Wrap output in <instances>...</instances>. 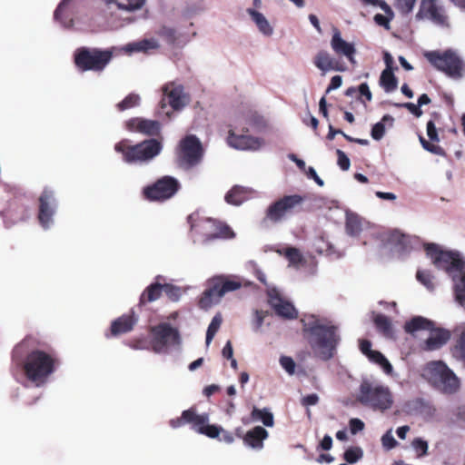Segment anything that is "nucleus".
I'll return each mask as SVG.
<instances>
[{
	"instance_id": "b1692460",
	"label": "nucleus",
	"mask_w": 465,
	"mask_h": 465,
	"mask_svg": "<svg viewBox=\"0 0 465 465\" xmlns=\"http://www.w3.org/2000/svg\"><path fill=\"white\" fill-rule=\"evenodd\" d=\"M430 337L424 341V349L426 351H435L444 346L450 339L451 333L444 328H436L430 331Z\"/></svg>"
},
{
	"instance_id": "412c9836",
	"label": "nucleus",
	"mask_w": 465,
	"mask_h": 465,
	"mask_svg": "<svg viewBox=\"0 0 465 465\" xmlns=\"http://www.w3.org/2000/svg\"><path fill=\"white\" fill-rule=\"evenodd\" d=\"M163 92L167 96L170 106L175 111L183 109L188 104V96L181 84L168 83L163 85Z\"/></svg>"
},
{
	"instance_id": "37998d69",
	"label": "nucleus",
	"mask_w": 465,
	"mask_h": 465,
	"mask_svg": "<svg viewBox=\"0 0 465 465\" xmlns=\"http://www.w3.org/2000/svg\"><path fill=\"white\" fill-rule=\"evenodd\" d=\"M141 98L136 94H129L124 100L116 104V108L120 112L136 107L140 104Z\"/></svg>"
},
{
	"instance_id": "e2e57ef3",
	"label": "nucleus",
	"mask_w": 465,
	"mask_h": 465,
	"mask_svg": "<svg viewBox=\"0 0 465 465\" xmlns=\"http://www.w3.org/2000/svg\"><path fill=\"white\" fill-rule=\"evenodd\" d=\"M365 5H379L385 14L392 15L391 8L383 0H361Z\"/></svg>"
},
{
	"instance_id": "2f4dec72",
	"label": "nucleus",
	"mask_w": 465,
	"mask_h": 465,
	"mask_svg": "<svg viewBox=\"0 0 465 465\" xmlns=\"http://www.w3.org/2000/svg\"><path fill=\"white\" fill-rule=\"evenodd\" d=\"M453 292L456 302L465 307V269L460 272V276L453 275Z\"/></svg>"
},
{
	"instance_id": "4c0bfd02",
	"label": "nucleus",
	"mask_w": 465,
	"mask_h": 465,
	"mask_svg": "<svg viewBox=\"0 0 465 465\" xmlns=\"http://www.w3.org/2000/svg\"><path fill=\"white\" fill-rule=\"evenodd\" d=\"M346 232L351 236H357L362 230L361 220L358 215L351 214L346 218Z\"/></svg>"
},
{
	"instance_id": "dca6fc26",
	"label": "nucleus",
	"mask_w": 465,
	"mask_h": 465,
	"mask_svg": "<svg viewBox=\"0 0 465 465\" xmlns=\"http://www.w3.org/2000/svg\"><path fill=\"white\" fill-rule=\"evenodd\" d=\"M56 209L54 192L45 188L39 197L38 221L44 228H48L53 222V216Z\"/></svg>"
},
{
	"instance_id": "774afa93",
	"label": "nucleus",
	"mask_w": 465,
	"mask_h": 465,
	"mask_svg": "<svg viewBox=\"0 0 465 465\" xmlns=\"http://www.w3.org/2000/svg\"><path fill=\"white\" fill-rule=\"evenodd\" d=\"M217 440H219L220 441H224L228 444H231L234 440V437L232 432L223 429V430L221 431V434Z\"/></svg>"
},
{
	"instance_id": "f3484780",
	"label": "nucleus",
	"mask_w": 465,
	"mask_h": 465,
	"mask_svg": "<svg viewBox=\"0 0 465 465\" xmlns=\"http://www.w3.org/2000/svg\"><path fill=\"white\" fill-rule=\"evenodd\" d=\"M125 128L132 133H139L146 136H159L162 124L157 120L133 117L125 122Z\"/></svg>"
},
{
	"instance_id": "58836bf2",
	"label": "nucleus",
	"mask_w": 465,
	"mask_h": 465,
	"mask_svg": "<svg viewBox=\"0 0 465 465\" xmlns=\"http://www.w3.org/2000/svg\"><path fill=\"white\" fill-rule=\"evenodd\" d=\"M452 356L465 362V329L461 331L456 343L450 349Z\"/></svg>"
},
{
	"instance_id": "f03ea898",
	"label": "nucleus",
	"mask_w": 465,
	"mask_h": 465,
	"mask_svg": "<svg viewBox=\"0 0 465 465\" xmlns=\"http://www.w3.org/2000/svg\"><path fill=\"white\" fill-rule=\"evenodd\" d=\"M303 336L311 349L322 360L331 359L340 342L338 327L325 318L311 314L301 320Z\"/></svg>"
},
{
	"instance_id": "423d86ee",
	"label": "nucleus",
	"mask_w": 465,
	"mask_h": 465,
	"mask_svg": "<svg viewBox=\"0 0 465 465\" xmlns=\"http://www.w3.org/2000/svg\"><path fill=\"white\" fill-rule=\"evenodd\" d=\"M208 421L209 415L207 413L198 414L196 407L192 406L183 411L180 417L170 420L169 425L173 429H177L190 424L196 432L211 439H218L223 428L216 424H208Z\"/></svg>"
},
{
	"instance_id": "603ef678",
	"label": "nucleus",
	"mask_w": 465,
	"mask_h": 465,
	"mask_svg": "<svg viewBox=\"0 0 465 465\" xmlns=\"http://www.w3.org/2000/svg\"><path fill=\"white\" fill-rule=\"evenodd\" d=\"M411 446L414 449L418 458H421L428 454V442L421 438H415L411 442Z\"/></svg>"
},
{
	"instance_id": "a211bd4d",
	"label": "nucleus",
	"mask_w": 465,
	"mask_h": 465,
	"mask_svg": "<svg viewBox=\"0 0 465 465\" xmlns=\"http://www.w3.org/2000/svg\"><path fill=\"white\" fill-rule=\"evenodd\" d=\"M417 19H428L439 25H447V16L436 0H421Z\"/></svg>"
},
{
	"instance_id": "39448f33",
	"label": "nucleus",
	"mask_w": 465,
	"mask_h": 465,
	"mask_svg": "<svg viewBox=\"0 0 465 465\" xmlns=\"http://www.w3.org/2000/svg\"><path fill=\"white\" fill-rule=\"evenodd\" d=\"M114 57L113 48L79 47L74 53V63L81 72H103Z\"/></svg>"
},
{
	"instance_id": "13d9d810",
	"label": "nucleus",
	"mask_w": 465,
	"mask_h": 465,
	"mask_svg": "<svg viewBox=\"0 0 465 465\" xmlns=\"http://www.w3.org/2000/svg\"><path fill=\"white\" fill-rule=\"evenodd\" d=\"M336 154L338 157L337 163L340 166V168L342 171L349 170V168L351 166V162H350V159L348 158V156L345 154V153L340 149H337Z\"/></svg>"
},
{
	"instance_id": "c85d7f7f",
	"label": "nucleus",
	"mask_w": 465,
	"mask_h": 465,
	"mask_svg": "<svg viewBox=\"0 0 465 465\" xmlns=\"http://www.w3.org/2000/svg\"><path fill=\"white\" fill-rule=\"evenodd\" d=\"M250 196V191L242 186L234 185L226 194L225 201L229 204L240 205L247 201Z\"/></svg>"
},
{
	"instance_id": "a19ab883",
	"label": "nucleus",
	"mask_w": 465,
	"mask_h": 465,
	"mask_svg": "<svg viewBox=\"0 0 465 465\" xmlns=\"http://www.w3.org/2000/svg\"><path fill=\"white\" fill-rule=\"evenodd\" d=\"M252 418L254 420H260L265 426H273V415L266 409H258L254 407L252 411Z\"/></svg>"
},
{
	"instance_id": "9d476101",
	"label": "nucleus",
	"mask_w": 465,
	"mask_h": 465,
	"mask_svg": "<svg viewBox=\"0 0 465 465\" xmlns=\"http://www.w3.org/2000/svg\"><path fill=\"white\" fill-rule=\"evenodd\" d=\"M188 223L191 230H194L201 233L205 242H212L216 239H232L234 232L226 223L213 218L194 219V215L188 216Z\"/></svg>"
},
{
	"instance_id": "6e6d98bb",
	"label": "nucleus",
	"mask_w": 465,
	"mask_h": 465,
	"mask_svg": "<svg viewBox=\"0 0 465 465\" xmlns=\"http://www.w3.org/2000/svg\"><path fill=\"white\" fill-rule=\"evenodd\" d=\"M381 443L383 448L386 449L387 450H390L398 445V442L392 436L391 430L382 435Z\"/></svg>"
},
{
	"instance_id": "bf43d9fd",
	"label": "nucleus",
	"mask_w": 465,
	"mask_h": 465,
	"mask_svg": "<svg viewBox=\"0 0 465 465\" xmlns=\"http://www.w3.org/2000/svg\"><path fill=\"white\" fill-rule=\"evenodd\" d=\"M284 254H285L286 258H288V260L292 263L299 262L302 260V256H301L299 250L294 247L287 248L285 250Z\"/></svg>"
},
{
	"instance_id": "ea45409f",
	"label": "nucleus",
	"mask_w": 465,
	"mask_h": 465,
	"mask_svg": "<svg viewBox=\"0 0 465 465\" xmlns=\"http://www.w3.org/2000/svg\"><path fill=\"white\" fill-rule=\"evenodd\" d=\"M367 357L371 361L379 364L383 369L385 373H391L392 366L381 352L378 351H372Z\"/></svg>"
},
{
	"instance_id": "a878e982",
	"label": "nucleus",
	"mask_w": 465,
	"mask_h": 465,
	"mask_svg": "<svg viewBox=\"0 0 465 465\" xmlns=\"http://www.w3.org/2000/svg\"><path fill=\"white\" fill-rule=\"evenodd\" d=\"M267 437L268 431L261 426H256L246 432L243 436V442L253 449H262L263 447V440Z\"/></svg>"
},
{
	"instance_id": "ddd939ff",
	"label": "nucleus",
	"mask_w": 465,
	"mask_h": 465,
	"mask_svg": "<svg viewBox=\"0 0 465 465\" xmlns=\"http://www.w3.org/2000/svg\"><path fill=\"white\" fill-rule=\"evenodd\" d=\"M180 189L181 184L176 178L165 175L143 187L142 194L149 202L162 203L173 197Z\"/></svg>"
},
{
	"instance_id": "6e6552de",
	"label": "nucleus",
	"mask_w": 465,
	"mask_h": 465,
	"mask_svg": "<svg viewBox=\"0 0 465 465\" xmlns=\"http://www.w3.org/2000/svg\"><path fill=\"white\" fill-rule=\"evenodd\" d=\"M305 201V196L300 194L283 195L272 202L265 212L263 223L269 221L272 223H278L292 216L302 209Z\"/></svg>"
},
{
	"instance_id": "680f3d73",
	"label": "nucleus",
	"mask_w": 465,
	"mask_h": 465,
	"mask_svg": "<svg viewBox=\"0 0 465 465\" xmlns=\"http://www.w3.org/2000/svg\"><path fill=\"white\" fill-rule=\"evenodd\" d=\"M393 14H386V15L381 14H376L374 15V21L377 25L384 26L385 28H389L390 21L392 19Z\"/></svg>"
},
{
	"instance_id": "f704fd0d",
	"label": "nucleus",
	"mask_w": 465,
	"mask_h": 465,
	"mask_svg": "<svg viewBox=\"0 0 465 465\" xmlns=\"http://www.w3.org/2000/svg\"><path fill=\"white\" fill-rule=\"evenodd\" d=\"M376 329L386 337L392 335L391 322L389 317L384 314H376L373 318Z\"/></svg>"
},
{
	"instance_id": "0e129e2a",
	"label": "nucleus",
	"mask_w": 465,
	"mask_h": 465,
	"mask_svg": "<svg viewBox=\"0 0 465 465\" xmlns=\"http://www.w3.org/2000/svg\"><path fill=\"white\" fill-rule=\"evenodd\" d=\"M319 402V396L316 393L308 394L302 398L301 403L304 407L313 406Z\"/></svg>"
},
{
	"instance_id": "8fccbe9b",
	"label": "nucleus",
	"mask_w": 465,
	"mask_h": 465,
	"mask_svg": "<svg viewBox=\"0 0 465 465\" xmlns=\"http://www.w3.org/2000/svg\"><path fill=\"white\" fill-rule=\"evenodd\" d=\"M11 216L14 217V222H24L29 218V210L27 207L20 204L17 205L15 208L12 209L11 211Z\"/></svg>"
},
{
	"instance_id": "4be33fe9",
	"label": "nucleus",
	"mask_w": 465,
	"mask_h": 465,
	"mask_svg": "<svg viewBox=\"0 0 465 465\" xmlns=\"http://www.w3.org/2000/svg\"><path fill=\"white\" fill-rule=\"evenodd\" d=\"M137 322V318L134 312L129 314H124L114 321L112 322L110 327V334H106V337L119 336L121 334L131 331Z\"/></svg>"
},
{
	"instance_id": "f8f14e48",
	"label": "nucleus",
	"mask_w": 465,
	"mask_h": 465,
	"mask_svg": "<svg viewBox=\"0 0 465 465\" xmlns=\"http://www.w3.org/2000/svg\"><path fill=\"white\" fill-rule=\"evenodd\" d=\"M428 61L438 70L452 78H460L465 70V64L458 54L452 50L428 52Z\"/></svg>"
},
{
	"instance_id": "49530a36",
	"label": "nucleus",
	"mask_w": 465,
	"mask_h": 465,
	"mask_svg": "<svg viewBox=\"0 0 465 465\" xmlns=\"http://www.w3.org/2000/svg\"><path fill=\"white\" fill-rule=\"evenodd\" d=\"M362 450L360 447H351L347 449L343 454V459L353 464L362 458Z\"/></svg>"
},
{
	"instance_id": "79ce46f5",
	"label": "nucleus",
	"mask_w": 465,
	"mask_h": 465,
	"mask_svg": "<svg viewBox=\"0 0 465 465\" xmlns=\"http://www.w3.org/2000/svg\"><path fill=\"white\" fill-rule=\"evenodd\" d=\"M107 3H115L119 9L134 11L140 9L145 0H104Z\"/></svg>"
},
{
	"instance_id": "052dcab7",
	"label": "nucleus",
	"mask_w": 465,
	"mask_h": 465,
	"mask_svg": "<svg viewBox=\"0 0 465 465\" xmlns=\"http://www.w3.org/2000/svg\"><path fill=\"white\" fill-rule=\"evenodd\" d=\"M350 430L351 434H356L364 429V422L357 418H352L349 421Z\"/></svg>"
},
{
	"instance_id": "338daca9",
	"label": "nucleus",
	"mask_w": 465,
	"mask_h": 465,
	"mask_svg": "<svg viewBox=\"0 0 465 465\" xmlns=\"http://www.w3.org/2000/svg\"><path fill=\"white\" fill-rule=\"evenodd\" d=\"M128 345L134 350H144L147 348L143 338L134 339L128 342Z\"/></svg>"
},
{
	"instance_id": "a18cd8bd",
	"label": "nucleus",
	"mask_w": 465,
	"mask_h": 465,
	"mask_svg": "<svg viewBox=\"0 0 465 465\" xmlns=\"http://www.w3.org/2000/svg\"><path fill=\"white\" fill-rule=\"evenodd\" d=\"M394 121L393 117L391 116L390 114H385L382 119H381V122H379L377 124H375L373 126H372V129H371V137L374 139V140H381L384 134H385V125H384V123L386 122H390L391 124H392V122Z\"/></svg>"
},
{
	"instance_id": "4468645a",
	"label": "nucleus",
	"mask_w": 465,
	"mask_h": 465,
	"mask_svg": "<svg viewBox=\"0 0 465 465\" xmlns=\"http://www.w3.org/2000/svg\"><path fill=\"white\" fill-rule=\"evenodd\" d=\"M152 334V347L154 352L160 353L165 351L169 345L180 344V333L171 324L163 322L150 328Z\"/></svg>"
},
{
	"instance_id": "c03bdc74",
	"label": "nucleus",
	"mask_w": 465,
	"mask_h": 465,
	"mask_svg": "<svg viewBox=\"0 0 465 465\" xmlns=\"http://www.w3.org/2000/svg\"><path fill=\"white\" fill-rule=\"evenodd\" d=\"M223 322V317L220 313H217L213 316L212 319V322H210L207 331H206V344L209 345L211 341H213V337L215 336L216 332L221 327V324Z\"/></svg>"
},
{
	"instance_id": "473e14b6",
	"label": "nucleus",
	"mask_w": 465,
	"mask_h": 465,
	"mask_svg": "<svg viewBox=\"0 0 465 465\" xmlns=\"http://www.w3.org/2000/svg\"><path fill=\"white\" fill-rule=\"evenodd\" d=\"M221 297L218 296V293L216 290L214 289V286L212 282H210V284L207 289L204 290V292L202 293L199 301H198V306L201 309L207 310L215 302H217Z\"/></svg>"
},
{
	"instance_id": "bb28decb",
	"label": "nucleus",
	"mask_w": 465,
	"mask_h": 465,
	"mask_svg": "<svg viewBox=\"0 0 465 465\" xmlns=\"http://www.w3.org/2000/svg\"><path fill=\"white\" fill-rule=\"evenodd\" d=\"M216 290L218 296L223 297L229 292H233L241 288L242 284L238 281L230 280L223 276L215 277L211 281Z\"/></svg>"
},
{
	"instance_id": "5fc2aeb1",
	"label": "nucleus",
	"mask_w": 465,
	"mask_h": 465,
	"mask_svg": "<svg viewBox=\"0 0 465 465\" xmlns=\"http://www.w3.org/2000/svg\"><path fill=\"white\" fill-rule=\"evenodd\" d=\"M267 315L268 312L262 310H256L254 312V319L252 322V328L254 331H260L261 327L263 324V321Z\"/></svg>"
},
{
	"instance_id": "864d4df0",
	"label": "nucleus",
	"mask_w": 465,
	"mask_h": 465,
	"mask_svg": "<svg viewBox=\"0 0 465 465\" xmlns=\"http://www.w3.org/2000/svg\"><path fill=\"white\" fill-rule=\"evenodd\" d=\"M280 364L282 369L289 374L293 375L296 372V363L290 356L282 355L280 357Z\"/></svg>"
},
{
	"instance_id": "5701e85b",
	"label": "nucleus",
	"mask_w": 465,
	"mask_h": 465,
	"mask_svg": "<svg viewBox=\"0 0 465 465\" xmlns=\"http://www.w3.org/2000/svg\"><path fill=\"white\" fill-rule=\"evenodd\" d=\"M314 64L317 68L323 72L330 70L343 72L346 66L338 59L332 57L327 51L322 50L318 52L314 58Z\"/></svg>"
},
{
	"instance_id": "7ed1b4c3",
	"label": "nucleus",
	"mask_w": 465,
	"mask_h": 465,
	"mask_svg": "<svg viewBox=\"0 0 465 465\" xmlns=\"http://www.w3.org/2000/svg\"><path fill=\"white\" fill-rule=\"evenodd\" d=\"M266 126L264 118L256 111L246 110L237 115L233 124L229 125L226 142L236 150H258L264 144V140L247 134L251 129L261 131Z\"/></svg>"
},
{
	"instance_id": "7c9ffc66",
	"label": "nucleus",
	"mask_w": 465,
	"mask_h": 465,
	"mask_svg": "<svg viewBox=\"0 0 465 465\" xmlns=\"http://www.w3.org/2000/svg\"><path fill=\"white\" fill-rule=\"evenodd\" d=\"M163 293V284L154 282L147 286L139 299V306L157 301Z\"/></svg>"
},
{
	"instance_id": "f257e3e1",
	"label": "nucleus",
	"mask_w": 465,
	"mask_h": 465,
	"mask_svg": "<svg viewBox=\"0 0 465 465\" xmlns=\"http://www.w3.org/2000/svg\"><path fill=\"white\" fill-rule=\"evenodd\" d=\"M28 350L22 362V369L28 381L39 385L47 380L60 365L56 351L41 343L32 335L26 336L13 351V358Z\"/></svg>"
},
{
	"instance_id": "e433bc0d",
	"label": "nucleus",
	"mask_w": 465,
	"mask_h": 465,
	"mask_svg": "<svg viewBox=\"0 0 465 465\" xmlns=\"http://www.w3.org/2000/svg\"><path fill=\"white\" fill-rule=\"evenodd\" d=\"M159 45L154 39H143L138 42L129 44L127 50L131 52H147L152 49H157Z\"/></svg>"
},
{
	"instance_id": "393cba45",
	"label": "nucleus",
	"mask_w": 465,
	"mask_h": 465,
	"mask_svg": "<svg viewBox=\"0 0 465 465\" xmlns=\"http://www.w3.org/2000/svg\"><path fill=\"white\" fill-rule=\"evenodd\" d=\"M427 135L430 142L427 141L424 137L420 136V142L422 147L434 154L442 155L444 153L443 149L433 143H438L440 141L438 132L433 121H429L427 123Z\"/></svg>"
},
{
	"instance_id": "72a5a7b5",
	"label": "nucleus",
	"mask_w": 465,
	"mask_h": 465,
	"mask_svg": "<svg viewBox=\"0 0 465 465\" xmlns=\"http://www.w3.org/2000/svg\"><path fill=\"white\" fill-rule=\"evenodd\" d=\"M380 84L385 92L391 93L397 89L398 80L393 74L392 68H385L380 77Z\"/></svg>"
},
{
	"instance_id": "3c124183",
	"label": "nucleus",
	"mask_w": 465,
	"mask_h": 465,
	"mask_svg": "<svg viewBox=\"0 0 465 465\" xmlns=\"http://www.w3.org/2000/svg\"><path fill=\"white\" fill-rule=\"evenodd\" d=\"M157 34L170 45H173L177 40L176 31L172 27L162 26Z\"/></svg>"
},
{
	"instance_id": "c9c22d12",
	"label": "nucleus",
	"mask_w": 465,
	"mask_h": 465,
	"mask_svg": "<svg viewBox=\"0 0 465 465\" xmlns=\"http://www.w3.org/2000/svg\"><path fill=\"white\" fill-rule=\"evenodd\" d=\"M248 12L251 15L252 20L255 22L259 30L262 34H264L266 35H270L272 34V28L271 27L267 19L264 17V15L262 13L252 10V9H249Z\"/></svg>"
},
{
	"instance_id": "0eeeda50",
	"label": "nucleus",
	"mask_w": 465,
	"mask_h": 465,
	"mask_svg": "<svg viewBox=\"0 0 465 465\" xmlns=\"http://www.w3.org/2000/svg\"><path fill=\"white\" fill-rule=\"evenodd\" d=\"M357 401L373 410L384 411L392 405V398L388 387L369 381L360 385Z\"/></svg>"
},
{
	"instance_id": "9b49d317",
	"label": "nucleus",
	"mask_w": 465,
	"mask_h": 465,
	"mask_svg": "<svg viewBox=\"0 0 465 465\" xmlns=\"http://www.w3.org/2000/svg\"><path fill=\"white\" fill-rule=\"evenodd\" d=\"M424 249L435 267L445 271L451 277L454 275L453 272H460L465 270V262L460 258L459 252L443 251L436 243H427Z\"/></svg>"
},
{
	"instance_id": "6ab92c4d",
	"label": "nucleus",
	"mask_w": 465,
	"mask_h": 465,
	"mask_svg": "<svg viewBox=\"0 0 465 465\" xmlns=\"http://www.w3.org/2000/svg\"><path fill=\"white\" fill-rule=\"evenodd\" d=\"M268 302L278 316L290 320L297 318L298 313L294 306L282 299L275 289L268 292Z\"/></svg>"
},
{
	"instance_id": "aec40b11",
	"label": "nucleus",
	"mask_w": 465,
	"mask_h": 465,
	"mask_svg": "<svg viewBox=\"0 0 465 465\" xmlns=\"http://www.w3.org/2000/svg\"><path fill=\"white\" fill-rule=\"evenodd\" d=\"M331 47L338 56H344L350 63L354 64L356 48L352 43L345 41L341 37V34L338 28L333 29L332 36L331 39Z\"/></svg>"
},
{
	"instance_id": "c756f323",
	"label": "nucleus",
	"mask_w": 465,
	"mask_h": 465,
	"mask_svg": "<svg viewBox=\"0 0 465 465\" xmlns=\"http://www.w3.org/2000/svg\"><path fill=\"white\" fill-rule=\"evenodd\" d=\"M69 3L70 0H62L54 14V19L68 28L74 25V19L69 10Z\"/></svg>"
},
{
	"instance_id": "69168bd1",
	"label": "nucleus",
	"mask_w": 465,
	"mask_h": 465,
	"mask_svg": "<svg viewBox=\"0 0 465 465\" xmlns=\"http://www.w3.org/2000/svg\"><path fill=\"white\" fill-rule=\"evenodd\" d=\"M401 107L407 108L412 114H414L416 117H420L422 114V110L420 109V106L417 104L412 103H405L402 104H397Z\"/></svg>"
},
{
	"instance_id": "cd10ccee",
	"label": "nucleus",
	"mask_w": 465,
	"mask_h": 465,
	"mask_svg": "<svg viewBox=\"0 0 465 465\" xmlns=\"http://www.w3.org/2000/svg\"><path fill=\"white\" fill-rule=\"evenodd\" d=\"M435 322L422 316H415L407 322L404 330L408 333H414L418 331H430L433 329Z\"/></svg>"
},
{
	"instance_id": "1a4fd4ad",
	"label": "nucleus",
	"mask_w": 465,
	"mask_h": 465,
	"mask_svg": "<svg viewBox=\"0 0 465 465\" xmlns=\"http://www.w3.org/2000/svg\"><path fill=\"white\" fill-rule=\"evenodd\" d=\"M426 371L430 381L441 392L454 394L460 390V379L443 361L429 362Z\"/></svg>"
},
{
	"instance_id": "4d7b16f0",
	"label": "nucleus",
	"mask_w": 465,
	"mask_h": 465,
	"mask_svg": "<svg viewBox=\"0 0 465 465\" xmlns=\"http://www.w3.org/2000/svg\"><path fill=\"white\" fill-rule=\"evenodd\" d=\"M416 0H396V6L402 14H409L412 11Z\"/></svg>"
},
{
	"instance_id": "2eb2a0df",
	"label": "nucleus",
	"mask_w": 465,
	"mask_h": 465,
	"mask_svg": "<svg viewBox=\"0 0 465 465\" xmlns=\"http://www.w3.org/2000/svg\"><path fill=\"white\" fill-rule=\"evenodd\" d=\"M203 147L195 135H187L180 143L178 153L179 165L183 168H191L201 162Z\"/></svg>"
},
{
	"instance_id": "09e8293b",
	"label": "nucleus",
	"mask_w": 465,
	"mask_h": 465,
	"mask_svg": "<svg viewBox=\"0 0 465 465\" xmlns=\"http://www.w3.org/2000/svg\"><path fill=\"white\" fill-rule=\"evenodd\" d=\"M417 280L427 289L432 291L434 289L433 275L428 271L419 270L416 273Z\"/></svg>"
},
{
	"instance_id": "20e7f679",
	"label": "nucleus",
	"mask_w": 465,
	"mask_h": 465,
	"mask_svg": "<svg viewBox=\"0 0 465 465\" xmlns=\"http://www.w3.org/2000/svg\"><path fill=\"white\" fill-rule=\"evenodd\" d=\"M159 139H145L135 144L129 139H122L114 145L115 152L122 154L123 161L128 164H146L157 157L163 150Z\"/></svg>"
},
{
	"instance_id": "de8ad7c7",
	"label": "nucleus",
	"mask_w": 465,
	"mask_h": 465,
	"mask_svg": "<svg viewBox=\"0 0 465 465\" xmlns=\"http://www.w3.org/2000/svg\"><path fill=\"white\" fill-rule=\"evenodd\" d=\"M163 292L173 302H177L182 296V289L171 283L163 284Z\"/></svg>"
}]
</instances>
